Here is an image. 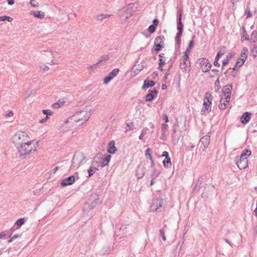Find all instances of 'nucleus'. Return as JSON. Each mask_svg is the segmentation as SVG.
I'll return each instance as SVG.
<instances>
[{
  "mask_svg": "<svg viewBox=\"0 0 257 257\" xmlns=\"http://www.w3.org/2000/svg\"><path fill=\"white\" fill-rule=\"evenodd\" d=\"M145 174V168L143 166H138L136 170V176L138 179L142 178Z\"/></svg>",
  "mask_w": 257,
  "mask_h": 257,
  "instance_id": "nucleus-20",
  "label": "nucleus"
},
{
  "mask_svg": "<svg viewBox=\"0 0 257 257\" xmlns=\"http://www.w3.org/2000/svg\"><path fill=\"white\" fill-rule=\"evenodd\" d=\"M98 64L96 63L95 64L89 66L88 67V69H91V70H93L94 69L96 68V66Z\"/></svg>",
  "mask_w": 257,
  "mask_h": 257,
  "instance_id": "nucleus-58",
  "label": "nucleus"
},
{
  "mask_svg": "<svg viewBox=\"0 0 257 257\" xmlns=\"http://www.w3.org/2000/svg\"><path fill=\"white\" fill-rule=\"evenodd\" d=\"M164 37L163 36H160L157 37L155 40V44L162 45L164 46Z\"/></svg>",
  "mask_w": 257,
  "mask_h": 257,
  "instance_id": "nucleus-29",
  "label": "nucleus"
},
{
  "mask_svg": "<svg viewBox=\"0 0 257 257\" xmlns=\"http://www.w3.org/2000/svg\"><path fill=\"white\" fill-rule=\"evenodd\" d=\"M251 154L249 150L245 149L241 153L240 158H235V163L239 169H245L248 166L247 158Z\"/></svg>",
  "mask_w": 257,
  "mask_h": 257,
  "instance_id": "nucleus-4",
  "label": "nucleus"
},
{
  "mask_svg": "<svg viewBox=\"0 0 257 257\" xmlns=\"http://www.w3.org/2000/svg\"><path fill=\"white\" fill-rule=\"evenodd\" d=\"M96 170H98V169L97 168L95 167H90L89 169L88 170V177H91Z\"/></svg>",
  "mask_w": 257,
  "mask_h": 257,
  "instance_id": "nucleus-34",
  "label": "nucleus"
},
{
  "mask_svg": "<svg viewBox=\"0 0 257 257\" xmlns=\"http://www.w3.org/2000/svg\"><path fill=\"white\" fill-rule=\"evenodd\" d=\"M46 57L48 58L47 60L48 61V63L49 64H55L57 62L55 61L56 56V52H52L51 51L46 52L45 54Z\"/></svg>",
  "mask_w": 257,
  "mask_h": 257,
  "instance_id": "nucleus-12",
  "label": "nucleus"
},
{
  "mask_svg": "<svg viewBox=\"0 0 257 257\" xmlns=\"http://www.w3.org/2000/svg\"><path fill=\"white\" fill-rule=\"evenodd\" d=\"M228 63V59L227 58L225 59H224L222 61V66H224L226 65H227Z\"/></svg>",
  "mask_w": 257,
  "mask_h": 257,
  "instance_id": "nucleus-54",
  "label": "nucleus"
},
{
  "mask_svg": "<svg viewBox=\"0 0 257 257\" xmlns=\"http://www.w3.org/2000/svg\"><path fill=\"white\" fill-rule=\"evenodd\" d=\"M158 91L156 89L150 90L148 93L146 95L145 100L146 101H152L157 96Z\"/></svg>",
  "mask_w": 257,
  "mask_h": 257,
  "instance_id": "nucleus-14",
  "label": "nucleus"
},
{
  "mask_svg": "<svg viewBox=\"0 0 257 257\" xmlns=\"http://www.w3.org/2000/svg\"><path fill=\"white\" fill-rule=\"evenodd\" d=\"M210 140V137L209 135H205L202 137L200 139L199 145H200V148L202 145L203 147V151L206 152L207 148L208 147Z\"/></svg>",
  "mask_w": 257,
  "mask_h": 257,
  "instance_id": "nucleus-10",
  "label": "nucleus"
},
{
  "mask_svg": "<svg viewBox=\"0 0 257 257\" xmlns=\"http://www.w3.org/2000/svg\"><path fill=\"white\" fill-rule=\"evenodd\" d=\"M200 68L203 72H207L210 70L211 64L208 60L205 58H202L200 60Z\"/></svg>",
  "mask_w": 257,
  "mask_h": 257,
  "instance_id": "nucleus-7",
  "label": "nucleus"
},
{
  "mask_svg": "<svg viewBox=\"0 0 257 257\" xmlns=\"http://www.w3.org/2000/svg\"><path fill=\"white\" fill-rule=\"evenodd\" d=\"M150 160H151V167L152 168L154 169V166H155L154 161L153 159H152Z\"/></svg>",
  "mask_w": 257,
  "mask_h": 257,
  "instance_id": "nucleus-64",
  "label": "nucleus"
},
{
  "mask_svg": "<svg viewBox=\"0 0 257 257\" xmlns=\"http://www.w3.org/2000/svg\"><path fill=\"white\" fill-rule=\"evenodd\" d=\"M14 115V113L11 110H8L6 112V116L8 117H11Z\"/></svg>",
  "mask_w": 257,
  "mask_h": 257,
  "instance_id": "nucleus-49",
  "label": "nucleus"
},
{
  "mask_svg": "<svg viewBox=\"0 0 257 257\" xmlns=\"http://www.w3.org/2000/svg\"><path fill=\"white\" fill-rule=\"evenodd\" d=\"M110 15L102 14L96 16V20L98 21L102 22L104 19L109 18Z\"/></svg>",
  "mask_w": 257,
  "mask_h": 257,
  "instance_id": "nucleus-31",
  "label": "nucleus"
},
{
  "mask_svg": "<svg viewBox=\"0 0 257 257\" xmlns=\"http://www.w3.org/2000/svg\"><path fill=\"white\" fill-rule=\"evenodd\" d=\"M20 237V235L19 234H15L13 236L11 237L10 239L9 240V242H12L15 239L18 238V237Z\"/></svg>",
  "mask_w": 257,
  "mask_h": 257,
  "instance_id": "nucleus-45",
  "label": "nucleus"
},
{
  "mask_svg": "<svg viewBox=\"0 0 257 257\" xmlns=\"http://www.w3.org/2000/svg\"><path fill=\"white\" fill-rule=\"evenodd\" d=\"M232 89V85L231 84H227L223 87V92L225 96L224 99H226V102H229Z\"/></svg>",
  "mask_w": 257,
  "mask_h": 257,
  "instance_id": "nucleus-8",
  "label": "nucleus"
},
{
  "mask_svg": "<svg viewBox=\"0 0 257 257\" xmlns=\"http://www.w3.org/2000/svg\"><path fill=\"white\" fill-rule=\"evenodd\" d=\"M163 117L166 123L168 122L169 120L167 115L164 114L163 115Z\"/></svg>",
  "mask_w": 257,
  "mask_h": 257,
  "instance_id": "nucleus-56",
  "label": "nucleus"
},
{
  "mask_svg": "<svg viewBox=\"0 0 257 257\" xmlns=\"http://www.w3.org/2000/svg\"><path fill=\"white\" fill-rule=\"evenodd\" d=\"M7 2L9 5H13L15 3V0H7Z\"/></svg>",
  "mask_w": 257,
  "mask_h": 257,
  "instance_id": "nucleus-60",
  "label": "nucleus"
},
{
  "mask_svg": "<svg viewBox=\"0 0 257 257\" xmlns=\"http://www.w3.org/2000/svg\"><path fill=\"white\" fill-rule=\"evenodd\" d=\"M85 159L84 155L82 153H76L74 154L72 161L71 167L73 168H78L80 167L81 164Z\"/></svg>",
  "mask_w": 257,
  "mask_h": 257,
  "instance_id": "nucleus-6",
  "label": "nucleus"
},
{
  "mask_svg": "<svg viewBox=\"0 0 257 257\" xmlns=\"http://www.w3.org/2000/svg\"><path fill=\"white\" fill-rule=\"evenodd\" d=\"M25 222L24 218H20L16 221L15 222V225L18 226V228L20 227L23 224H24Z\"/></svg>",
  "mask_w": 257,
  "mask_h": 257,
  "instance_id": "nucleus-36",
  "label": "nucleus"
},
{
  "mask_svg": "<svg viewBox=\"0 0 257 257\" xmlns=\"http://www.w3.org/2000/svg\"><path fill=\"white\" fill-rule=\"evenodd\" d=\"M193 45H194V42L192 40H191V41H190V42L189 43L188 48L191 49L193 46Z\"/></svg>",
  "mask_w": 257,
  "mask_h": 257,
  "instance_id": "nucleus-59",
  "label": "nucleus"
},
{
  "mask_svg": "<svg viewBox=\"0 0 257 257\" xmlns=\"http://www.w3.org/2000/svg\"><path fill=\"white\" fill-rule=\"evenodd\" d=\"M224 54V53L223 52H221V51H219V52H218L216 57H215V59H219V57L221 56H222Z\"/></svg>",
  "mask_w": 257,
  "mask_h": 257,
  "instance_id": "nucleus-53",
  "label": "nucleus"
},
{
  "mask_svg": "<svg viewBox=\"0 0 257 257\" xmlns=\"http://www.w3.org/2000/svg\"><path fill=\"white\" fill-rule=\"evenodd\" d=\"M250 40H252L253 42H255L257 40V31H253L250 36Z\"/></svg>",
  "mask_w": 257,
  "mask_h": 257,
  "instance_id": "nucleus-37",
  "label": "nucleus"
},
{
  "mask_svg": "<svg viewBox=\"0 0 257 257\" xmlns=\"http://www.w3.org/2000/svg\"><path fill=\"white\" fill-rule=\"evenodd\" d=\"M158 23H159V21H158V19H155L153 20L152 25H154L156 27L158 25Z\"/></svg>",
  "mask_w": 257,
  "mask_h": 257,
  "instance_id": "nucleus-57",
  "label": "nucleus"
},
{
  "mask_svg": "<svg viewBox=\"0 0 257 257\" xmlns=\"http://www.w3.org/2000/svg\"><path fill=\"white\" fill-rule=\"evenodd\" d=\"M30 4L33 6V7H35L36 6H37V5L38 4V3H37V2L36 1V0H31L30 1Z\"/></svg>",
  "mask_w": 257,
  "mask_h": 257,
  "instance_id": "nucleus-50",
  "label": "nucleus"
},
{
  "mask_svg": "<svg viewBox=\"0 0 257 257\" xmlns=\"http://www.w3.org/2000/svg\"><path fill=\"white\" fill-rule=\"evenodd\" d=\"M65 103V101L63 99L59 100L57 102L54 103L52 105V107L54 108L58 109L61 106L63 105Z\"/></svg>",
  "mask_w": 257,
  "mask_h": 257,
  "instance_id": "nucleus-30",
  "label": "nucleus"
},
{
  "mask_svg": "<svg viewBox=\"0 0 257 257\" xmlns=\"http://www.w3.org/2000/svg\"><path fill=\"white\" fill-rule=\"evenodd\" d=\"M251 118V113L248 112H245L241 116L240 120L243 124L247 123Z\"/></svg>",
  "mask_w": 257,
  "mask_h": 257,
  "instance_id": "nucleus-18",
  "label": "nucleus"
},
{
  "mask_svg": "<svg viewBox=\"0 0 257 257\" xmlns=\"http://www.w3.org/2000/svg\"><path fill=\"white\" fill-rule=\"evenodd\" d=\"M155 29L156 26H155L154 25H151V26H149L148 31H149L150 33H153L155 32Z\"/></svg>",
  "mask_w": 257,
  "mask_h": 257,
  "instance_id": "nucleus-43",
  "label": "nucleus"
},
{
  "mask_svg": "<svg viewBox=\"0 0 257 257\" xmlns=\"http://www.w3.org/2000/svg\"><path fill=\"white\" fill-rule=\"evenodd\" d=\"M218 59H215V61L214 62V66H220L219 63H218Z\"/></svg>",
  "mask_w": 257,
  "mask_h": 257,
  "instance_id": "nucleus-62",
  "label": "nucleus"
},
{
  "mask_svg": "<svg viewBox=\"0 0 257 257\" xmlns=\"http://www.w3.org/2000/svg\"><path fill=\"white\" fill-rule=\"evenodd\" d=\"M212 72H214V74L215 75H218V70L217 69H212L211 70Z\"/></svg>",
  "mask_w": 257,
  "mask_h": 257,
  "instance_id": "nucleus-61",
  "label": "nucleus"
},
{
  "mask_svg": "<svg viewBox=\"0 0 257 257\" xmlns=\"http://www.w3.org/2000/svg\"><path fill=\"white\" fill-rule=\"evenodd\" d=\"M162 156L165 157V158L169 157V153L166 151H164V152H163V153L162 155Z\"/></svg>",
  "mask_w": 257,
  "mask_h": 257,
  "instance_id": "nucleus-55",
  "label": "nucleus"
},
{
  "mask_svg": "<svg viewBox=\"0 0 257 257\" xmlns=\"http://www.w3.org/2000/svg\"><path fill=\"white\" fill-rule=\"evenodd\" d=\"M182 33H177L176 34V36L175 38L176 45H175V49L176 50H179L180 45H181V37L182 36Z\"/></svg>",
  "mask_w": 257,
  "mask_h": 257,
  "instance_id": "nucleus-22",
  "label": "nucleus"
},
{
  "mask_svg": "<svg viewBox=\"0 0 257 257\" xmlns=\"http://www.w3.org/2000/svg\"><path fill=\"white\" fill-rule=\"evenodd\" d=\"M75 181V177L73 175L69 176L67 178H66L63 179L61 181V185L63 186H66L68 185H70L73 183Z\"/></svg>",
  "mask_w": 257,
  "mask_h": 257,
  "instance_id": "nucleus-15",
  "label": "nucleus"
},
{
  "mask_svg": "<svg viewBox=\"0 0 257 257\" xmlns=\"http://www.w3.org/2000/svg\"><path fill=\"white\" fill-rule=\"evenodd\" d=\"M206 176L205 175H201L198 178L197 184L194 187V191L198 192L202 186V184L204 181L206 179Z\"/></svg>",
  "mask_w": 257,
  "mask_h": 257,
  "instance_id": "nucleus-16",
  "label": "nucleus"
},
{
  "mask_svg": "<svg viewBox=\"0 0 257 257\" xmlns=\"http://www.w3.org/2000/svg\"><path fill=\"white\" fill-rule=\"evenodd\" d=\"M151 149L150 148H148L147 149V150L146 151V153H145L146 157L147 158L149 159L150 160L153 159V158H152V156L151 155Z\"/></svg>",
  "mask_w": 257,
  "mask_h": 257,
  "instance_id": "nucleus-39",
  "label": "nucleus"
},
{
  "mask_svg": "<svg viewBox=\"0 0 257 257\" xmlns=\"http://www.w3.org/2000/svg\"><path fill=\"white\" fill-rule=\"evenodd\" d=\"M155 48H152V52H153L154 51L155 52V53L157 54L158 52L160 51L161 49L164 48V46L162 45H159V44H155Z\"/></svg>",
  "mask_w": 257,
  "mask_h": 257,
  "instance_id": "nucleus-32",
  "label": "nucleus"
},
{
  "mask_svg": "<svg viewBox=\"0 0 257 257\" xmlns=\"http://www.w3.org/2000/svg\"><path fill=\"white\" fill-rule=\"evenodd\" d=\"M31 14L35 18H37L39 19H42L45 16V14L44 12L42 11H32L31 12Z\"/></svg>",
  "mask_w": 257,
  "mask_h": 257,
  "instance_id": "nucleus-23",
  "label": "nucleus"
},
{
  "mask_svg": "<svg viewBox=\"0 0 257 257\" xmlns=\"http://www.w3.org/2000/svg\"><path fill=\"white\" fill-rule=\"evenodd\" d=\"M160 233L163 240L165 241L166 240V237L165 236V231H164L163 229H162L160 230Z\"/></svg>",
  "mask_w": 257,
  "mask_h": 257,
  "instance_id": "nucleus-44",
  "label": "nucleus"
},
{
  "mask_svg": "<svg viewBox=\"0 0 257 257\" xmlns=\"http://www.w3.org/2000/svg\"><path fill=\"white\" fill-rule=\"evenodd\" d=\"M236 67H235L234 66L233 68H230L228 70V72L230 73L231 75L233 77H235L237 73V70H236Z\"/></svg>",
  "mask_w": 257,
  "mask_h": 257,
  "instance_id": "nucleus-33",
  "label": "nucleus"
},
{
  "mask_svg": "<svg viewBox=\"0 0 257 257\" xmlns=\"http://www.w3.org/2000/svg\"><path fill=\"white\" fill-rule=\"evenodd\" d=\"M190 49H189V48H187L185 52V53H184V56L185 57V59H186V58H189V55L190 54Z\"/></svg>",
  "mask_w": 257,
  "mask_h": 257,
  "instance_id": "nucleus-46",
  "label": "nucleus"
},
{
  "mask_svg": "<svg viewBox=\"0 0 257 257\" xmlns=\"http://www.w3.org/2000/svg\"><path fill=\"white\" fill-rule=\"evenodd\" d=\"M212 100V97L211 93L209 92H206L203 100V108L201 109L202 114L206 112L208 113L211 111Z\"/></svg>",
  "mask_w": 257,
  "mask_h": 257,
  "instance_id": "nucleus-5",
  "label": "nucleus"
},
{
  "mask_svg": "<svg viewBox=\"0 0 257 257\" xmlns=\"http://www.w3.org/2000/svg\"><path fill=\"white\" fill-rule=\"evenodd\" d=\"M126 125L127 127H128V128H126V131H128L130 130L131 129V126H134L133 123H132V122L127 123Z\"/></svg>",
  "mask_w": 257,
  "mask_h": 257,
  "instance_id": "nucleus-51",
  "label": "nucleus"
},
{
  "mask_svg": "<svg viewBox=\"0 0 257 257\" xmlns=\"http://www.w3.org/2000/svg\"><path fill=\"white\" fill-rule=\"evenodd\" d=\"M163 200L162 199H157L155 200L151 206L153 211H159L160 208L162 207Z\"/></svg>",
  "mask_w": 257,
  "mask_h": 257,
  "instance_id": "nucleus-13",
  "label": "nucleus"
},
{
  "mask_svg": "<svg viewBox=\"0 0 257 257\" xmlns=\"http://www.w3.org/2000/svg\"><path fill=\"white\" fill-rule=\"evenodd\" d=\"M111 157L110 155H107L104 159H103L102 162L101 164V167H104L105 166H107L108 165V163L110 160Z\"/></svg>",
  "mask_w": 257,
  "mask_h": 257,
  "instance_id": "nucleus-26",
  "label": "nucleus"
},
{
  "mask_svg": "<svg viewBox=\"0 0 257 257\" xmlns=\"http://www.w3.org/2000/svg\"><path fill=\"white\" fill-rule=\"evenodd\" d=\"M248 50L246 47H243L242 49L240 56L241 57L247 58V54H246Z\"/></svg>",
  "mask_w": 257,
  "mask_h": 257,
  "instance_id": "nucleus-40",
  "label": "nucleus"
},
{
  "mask_svg": "<svg viewBox=\"0 0 257 257\" xmlns=\"http://www.w3.org/2000/svg\"><path fill=\"white\" fill-rule=\"evenodd\" d=\"M108 59V56L107 55H103L101 56L99 60L96 62L97 64H100L103 62H105Z\"/></svg>",
  "mask_w": 257,
  "mask_h": 257,
  "instance_id": "nucleus-35",
  "label": "nucleus"
},
{
  "mask_svg": "<svg viewBox=\"0 0 257 257\" xmlns=\"http://www.w3.org/2000/svg\"><path fill=\"white\" fill-rule=\"evenodd\" d=\"M43 113L48 116V115H51L53 113V112L50 110L44 109L43 110Z\"/></svg>",
  "mask_w": 257,
  "mask_h": 257,
  "instance_id": "nucleus-42",
  "label": "nucleus"
},
{
  "mask_svg": "<svg viewBox=\"0 0 257 257\" xmlns=\"http://www.w3.org/2000/svg\"><path fill=\"white\" fill-rule=\"evenodd\" d=\"M215 87H217V90H218L219 89H220L221 88L219 80L218 78L215 81Z\"/></svg>",
  "mask_w": 257,
  "mask_h": 257,
  "instance_id": "nucleus-47",
  "label": "nucleus"
},
{
  "mask_svg": "<svg viewBox=\"0 0 257 257\" xmlns=\"http://www.w3.org/2000/svg\"><path fill=\"white\" fill-rule=\"evenodd\" d=\"M38 144V141H29L28 143H25L23 145L16 148L19 157L22 159H25L31 154L35 152L39 146Z\"/></svg>",
  "mask_w": 257,
  "mask_h": 257,
  "instance_id": "nucleus-1",
  "label": "nucleus"
},
{
  "mask_svg": "<svg viewBox=\"0 0 257 257\" xmlns=\"http://www.w3.org/2000/svg\"><path fill=\"white\" fill-rule=\"evenodd\" d=\"M246 58L241 57L240 56V57L237 59L235 63V67H240L241 66L243 65V64L244 63Z\"/></svg>",
  "mask_w": 257,
  "mask_h": 257,
  "instance_id": "nucleus-25",
  "label": "nucleus"
},
{
  "mask_svg": "<svg viewBox=\"0 0 257 257\" xmlns=\"http://www.w3.org/2000/svg\"><path fill=\"white\" fill-rule=\"evenodd\" d=\"M251 51L254 56H255L257 55V47L254 46Z\"/></svg>",
  "mask_w": 257,
  "mask_h": 257,
  "instance_id": "nucleus-52",
  "label": "nucleus"
},
{
  "mask_svg": "<svg viewBox=\"0 0 257 257\" xmlns=\"http://www.w3.org/2000/svg\"><path fill=\"white\" fill-rule=\"evenodd\" d=\"M48 118V116H46V117L44 119H42L41 120H40V123H44L45 122L47 119Z\"/></svg>",
  "mask_w": 257,
  "mask_h": 257,
  "instance_id": "nucleus-63",
  "label": "nucleus"
},
{
  "mask_svg": "<svg viewBox=\"0 0 257 257\" xmlns=\"http://www.w3.org/2000/svg\"><path fill=\"white\" fill-rule=\"evenodd\" d=\"M107 151L110 154H114L116 152L117 149L115 146L114 141H111L108 143Z\"/></svg>",
  "mask_w": 257,
  "mask_h": 257,
  "instance_id": "nucleus-17",
  "label": "nucleus"
},
{
  "mask_svg": "<svg viewBox=\"0 0 257 257\" xmlns=\"http://www.w3.org/2000/svg\"><path fill=\"white\" fill-rule=\"evenodd\" d=\"M228 102H226V99L222 98L220 101V104H219V108L221 110H223L226 108V106Z\"/></svg>",
  "mask_w": 257,
  "mask_h": 257,
  "instance_id": "nucleus-27",
  "label": "nucleus"
},
{
  "mask_svg": "<svg viewBox=\"0 0 257 257\" xmlns=\"http://www.w3.org/2000/svg\"><path fill=\"white\" fill-rule=\"evenodd\" d=\"M119 69L115 68L112 70L109 74L104 78L103 83L107 84L110 82L114 77H115L119 73Z\"/></svg>",
  "mask_w": 257,
  "mask_h": 257,
  "instance_id": "nucleus-9",
  "label": "nucleus"
},
{
  "mask_svg": "<svg viewBox=\"0 0 257 257\" xmlns=\"http://www.w3.org/2000/svg\"><path fill=\"white\" fill-rule=\"evenodd\" d=\"M168 124H166L165 123H163L162 124V129H161V132H162V136H164L165 135L166 131H167L168 130Z\"/></svg>",
  "mask_w": 257,
  "mask_h": 257,
  "instance_id": "nucleus-38",
  "label": "nucleus"
},
{
  "mask_svg": "<svg viewBox=\"0 0 257 257\" xmlns=\"http://www.w3.org/2000/svg\"><path fill=\"white\" fill-rule=\"evenodd\" d=\"M165 64V60L162 58H159V65L163 66Z\"/></svg>",
  "mask_w": 257,
  "mask_h": 257,
  "instance_id": "nucleus-48",
  "label": "nucleus"
},
{
  "mask_svg": "<svg viewBox=\"0 0 257 257\" xmlns=\"http://www.w3.org/2000/svg\"><path fill=\"white\" fill-rule=\"evenodd\" d=\"M5 20H8L9 22H11L13 20V19L11 17L8 16L0 17V21H4Z\"/></svg>",
  "mask_w": 257,
  "mask_h": 257,
  "instance_id": "nucleus-41",
  "label": "nucleus"
},
{
  "mask_svg": "<svg viewBox=\"0 0 257 257\" xmlns=\"http://www.w3.org/2000/svg\"><path fill=\"white\" fill-rule=\"evenodd\" d=\"M12 140L15 147L17 148L23 145L25 143H28L30 138L26 133L20 131L13 136Z\"/></svg>",
  "mask_w": 257,
  "mask_h": 257,
  "instance_id": "nucleus-3",
  "label": "nucleus"
},
{
  "mask_svg": "<svg viewBox=\"0 0 257 257\" xmlns=\"http://www.w3.org/2000/svg\"><path fill=\"white\" fill-rule=\"evenodd\" d=\"M185 58V57L183 56V59L181 60L179 66L181 69L185 71H189L190 62L189 58H186V59Z\"/></svg>",
  "mask_w": 257,
  "mask_h": 257,
  "instance_id": "nucleus-11",
  "label": "nucleus"
},
{
  "mask_svg": "<svg viewBox=\"0 0 257 257\" xmlns=\"http://www.w3.org/2000/svg\"><path fill=\"white\" fill-rule=\"evenodd\" d=\"M178 22H177V30H178V33H183V25L182 23V13L181 12L178 13Z\"/></svg>",
  "mask_w": 257,
  "mask_h": 257,
  "instance_id": "nucleus-19",
  "label": "nucleus"
},
{
  "mask_svg": "<svg viewBox=\"0 0 257 257\" xmlns=\"http://www.w3.org/2000/svg\"><path fill=\"white\" fill-rule=\"evenodd\" d=\"M90 200L92 201L89 205V209H92L93 207L98 203L99 198L97 195H93L91 197Z\"/></svg>",
  "mask_w": 257,
  "mask_h": 257,
  "instance_id": "nucleus-21",
  "label": "nucleus"
},
{
  "mask_svg": "<svg viewBox=\"0 0 257 257\" xmlns=\"http://www.w3.org/2000/svg\"><path fill=\"white\" fill-rule=\"evenodd\" d=\"M163 163L164 166L166 168H171L172 163L171 162V159L170 157L165 158V159L163 161Z\"/></svg>",
  "mask_w": 257,
  "mask_h": 257,
  "instance_id": "nucleus-28",
  "label": "nucleus"
},
{
  "mask_svg": "<svg viewBox=\"0 0 257 257\" xmlns=\"http://www.w3.org/2000/svg\"><path fill=\"white\" fill-rule=\"evenodd\" d=\"M155 82L152 80H145L144 82V84L142 87L143 89H145L150 87H153L155 85Z\"/></svg>",
  "mask_w": 257,
  "mask_h": 257,
  "instance_id": "nucleus-24",
  "label": "nucleus"
},
{
  "mask_svg": "<svg viewBox=\"0 0 257 257\" xmlns=\"http://www.w3.org/2000/svg\"><path fill=\"white\" fill-rule=\"evenodd\" d=\"M90 115L91 114L89 111L81 110L79 112H76L73 115L66 119L64 122V125L67 124L69 123L72 124L74 121L81 122V123L83 124L84 122L88 120Z\"/></svg>",
  "mask_w": 257,
  "mask_h": 257,
  "instance_id": "nucleus-2",
  "label": "nucleus"
}]
</instances>
